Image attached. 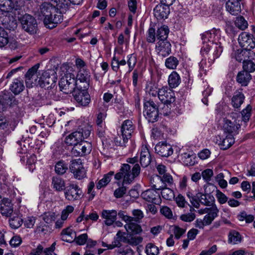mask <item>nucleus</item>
Listing matches in <instances>:
<instances>
[{"label": "nucleus", "instance_id": "obj_1", "mask_svg": "<svg viewBox=\"0 0 255 255\" xmlns=\"http://www.w3.org/2000/svg\"><path fill=\"white\" fill-rule=\"evenodd\" d=\"M140 172V167L138 164H135L131 170L130 166L128 164H124L122 166L120 172L115 175V178L120 180L122 178L124 184L130 183L133 179L138 176Z\"/></svg>", "mask_w": 255, "mask_h": 255}, {"label": "nucleus", "instance_id": "obj_2", "mask_svg": "<svg viewBox=\"0 0 255 255\" xmlns=\"http://www.w3.org/2000/svg\"><path fill=\"white\" fill-rule=\"evenodd\" d=\"M91 130L92 127L86 124L67 136L65 139V142L67 145L70 146L80 143L90 136Z\"/></svg>", "mask_w": 255, "mask_h": 255}, {"label": "nucleus", "instance_id": "obj_3", "mask_svg": "<svg viewBox=\"0 0 255 255\" xmlns=\"http://www.w3.org/2000/svg\"><path fill=\"white\" fill-rule=\"evenodd\" d=\"M78 84L75 75L70 73L65 74L59 82L60 90L65 94L73 92L77 87Z\"/></svg>", "mask_w": 255, "mask_h": 255}, {"label": "nucleus", "instance_id": "obj_4", "mask_svg": "<svg viewBox=\"0 0 255 255\" xmlns=\"http://www.w3.org/2000/svg\"><path fill=\"white\" fill-rule=\"evenodd\" d=\"M56 80V72L53 69H48L42 73L39 78L38 84L41 88L48 89L55 86Z\"/></svg>", "mask_w": 255, "mask_h": 255}, {"label": "nucleus", "instance_id": "obj_5", "mask_svg": "<svg viewBox=\"0 0 255 255\" xmlns=\"http://www.w3.org/2000/svg\"><path fill=\"white\" fill-rule=\"evenodd\" d=\"M143 114L149 122L154 123L158 120V108L152 100L144 102Z\"/></svg>", "mask_w": 255, "mask_h": 255}, {"label": "nucleus", "instance_id": "obj_6", "mask_svg": "<svg viewBox=\"0 0 255 255\" xmlns=\"http://www.w3.org/2000/svg\"><path fill=\"white\" fill-rule=\"evenodd\" d=\"M159 100L164 104L163 110L167 108L170 109L175 101V94L173 90L167 87H163L158 91Z\"/></svg>", "mask_w": 255, "mask_h": 255}, {"label": "nucleus", "instance_id": "obj_7", "mask_svg": "<svg viewBox=\"0 0 255 255\" xmlns=\"http://www.w3.org/2000/svg\"><path fill=\"white\" fill-rule=\"evenodd\" d=\"M19 20L24 31L31 34L36 33L38 29L37 23L33 16L28 14H25L21 16Z\"/></svg>", "mask_w": 255, "mask_h": 255}, {"label": "nucleus", "instance_id": "obj_8", "mask_svg": "<svg viewBox=\"0 0 255 255\" xmlns=\"http://www.w3.org/2000/svg\"><path fill=\"white\" fill-rule=\"evenodd\" d=\"M64 194L66 200L72 202L78 200L81 198L82 191L77 184L70 183L66 186Z\"/></svg>", "mask_w": 255, "mask_h": 255}, {"label": "nucleus", "instance_id": "obj_9", "mask_svg": "<svg viewBox=\"0 0 255 255\" xmlns=\"http://www.w3.org/2000/svg\"><path fill=\"white\" fill-rule=\"evenodd\" d=\"M238 41L242 47L251 51L255 55V41L254 40L253 35L243 32L240 34Z\"/></svg>", "mask_w": 255, "mask_h": 255}, {"label": "nucleus", "instance_id": "obj_10", "mask_svg": "<svg viewBox=\"0 0 255 255\" xmlns=\"http://www.w3.org/2000/svg\"><path fill=\"white\" fill-rule=\"evenodd\" d=\"M88 89L77 87L73 91L74 99L80 106H87L91 101L90 96L87 91Z\"/></svg>", "mask_w": 255, "mask_h": 255}, {"label": "nucleus", "instance_id": "obj_11", "mask_svg": "<svg viewBox=\"0 0 255 255\" xmlns=\"http://www.w3.org/2000/svg\"><path fill=\"white\" fill-rule=\"evenodd\" d=\"M69 169L71 172L73 174L74 178L77 179H82L86 176V170L80 159L72 160Z\"/></svg>", "mask_w": 255, "mask_h": 255}, {"label": "nucleus", "instance_id": "obj_12", "mask_svg": "<svg viewBox=\"0 0 255 255\" xmlns=\"http://www.w3.org/2000/svg\"><path fill=\"white\" fill-rule=\"evenodd\" d=\"M39 18L43 19V22H49L48 16H52L53 13H58V8L49 2H43L40 7Z\"/></svg>", "mask_w": 255, "mask_h": 255}, {"label": "nucleus", "instance_id": "obj_13", "mask_svg": "<svg viewBox=\"0 0 255 255\" xmlns=\"http://www.w3.org/2000/svg\"><path fill=\"white\" fill-rule=\"evenodd\" d=\"M91 150L92 146L91 143L83 141L73 145L71 149V153L74 156H82L89 153Z\"/></svg>", "mask_w": 255, "mask_h": 255}, {"label": "nucleus", "instance_id": "obj_14", "mask_svg": "<svg viewBox=\"0 0 255 255\" xmlns=\"http://www.w3.org/2000/svg\"><path fill=\"white\" fill-rule=\"evenodd\" d=\"M155 50L159 56L165 57L171 53V44L167 40H158Z\"/></svg>", "mask_w": 255, "mask_h": 255}, {"label": "nucleus", "instance_id": "obj_15", "mask_svg": "<svg viewBox=\"0 0 255 255\" xmlns=\"http://www.w3.org/2000/svg\"><path fill=\"white\" fill-rule=\"evenodd\" d=\"M142 198L147 202L158 205L161 203V199L157 190L149 189L143 192L141 195Z\"/></svg>", "mask_w": 255, "mask_h": 255}, {"label": "nucleus", "instance_id": "obj_16", "mask_svg": "<svg viewBox=\"0 0 255 255\" xmlns=\"http://www.w3.org/2000/svg\"><path fill=\"white\" fill-rule=\"evenodd\" d=\"M90 73L84 69H80L77 76L76 81L79 88H88L89 87Z\"/></svg>", "mask_w": 255, "mask_h": 255}, {"label": "nucleus", "instance_id": "obj_17", "mask_svg": "<svg viewBox=\"0 0 255 255\" xmlns=\"http://www.w3.org/2000/svg\"><path fill=\"white\" fill-rule=\"evenodd\" d=\"M155 151L162 157H168L173 152L171 145L165 142H160L157 144L155 147Z\"/></svg>", "mask_w": 255, "mask_h": 255}, {"label": "nucleus", "instance_id": "obj_18", "mask_svg": "<svg viewBox=\"0 0 255 255\" xmlns=\"http://www.w3.org/2000/svg\"><path fill=\"white\" fill-rule=\"evenodd\" d=\"M223 128L224 132L227 134H232L233 136H234L238 134V130L240 128V125L235 122L224 120Z\"/></svg>", "mask_w": 255, "mask_h": 255}, {"label": "nucleus", "instance_id": "obj_19", "mask_svg": "<svg viewBox=\"0 0 255 255\" xmlns=\"http://www.w3.org/2000/svg\"><path fill=\"white\" fill-rule=\"evenodd\" d=\"M13 211V204L8 198H3L0 203V213L5 217H9Z\"/></svg>", "mask_w": 255, "mask_h": 255}, {"label": "nucleus", "instance_id": "obj_20", "mask_svg": "<svg viewBox=\"0 0 255 255\" xmlns=\"http://www.w3.org/2000/svg\"><path fill=\"white\" fill-rule=\"evenodd\" d=\"M154 15L157 19L166 18L170 13L169 7L161 3L157 5L153 9Z\"/></svg>", "mask_w": 255, "mask_h": 255}, {"label": "nucleus", "instance_id": "obj_21", "mask_svg": "<svg viewBox=\"0 0 255 255\" xmlns=\"http://www.w3.org/2000/svg\"><path fill=\"white\" fill-rule=\"evenodd\" d=\"M0 7V11H4L6 12L11 11L12 10H17L23 5V1H15L13 2L12 0H6L2 3Z\"/></svg>", "mask_w": 255, "mask_h": 255}, {"label": "nucleus", "instance_id": "obj_22", "mask_svg": "<svg viewBox=\"0 0 255 255\" xmlns=\"http://www.w3.org/2000/svg\"><path fill=\"white\" fill-rule=\"evenodd\" d=\"M134 129V127L130 120H127L125 121L121 127L122 137H124L126 139L130 138Z\"/></svg>", "mask_w": 255, "mask_h": 255}, {"label": "nucleus", "instance_id": "obj_23", "mask_svg": "<svg viewBox=\"0 0 255 255\" xmlns=\"http://www.w3.org/2000/svg\"><path fill=\"white\" fill-rule=\"evenodd\" d=\"M227 10L232 15H236L241 11L240 1L236 0H228L226 4Z\"/></svg>", "mask_w": 255, "mask_h": 255}, {"label": "nucleus", "instance_id": "obj_24", "mask_svg": "<svg viewBox=\"0 0 255 255\" xmlns=\"http://www.w3.org/2000/svg\"><path fill=\"white\" fill-rule=\"evenodd\" d=\"M138 222H135L132 220L128 221L124 226L128 233L132 234H139L142 231V228Z\"/></svg>", "mask_w": 255, "mask_h": 255}, {"label": "nucleus", "instance_id": "obj_25", "mask_svg": "<svg viewBox=\"0 0 255 255\" xmlns=\"http://www.w3.org/2000/svg\"><path fill=\"white\" fill-rule=\"evenodd\" d=\"M200 202L206 206H211L215 202L214 196L210 193H203L198 192L196 195Z\"/></svg>", "mask_w": 255, "mask_h": 255}, {"label": "nucleus", "instance_id": "obj_26", "mask_svg": "<svg viewBox=\"0 0 255 255\" xmlns=\"http://www.w3.org/2000/svg\"><path fill=\"white\" fill-rule=\"evenodd\" d=\"M117 212L115 210H107L102 211V217L105 219V223L107 226L112 225L117 219Z\"/></svg>", "mask_w": 255, "mask_h": 255}, {"label": "nucleus", "instance_id": "obj_27", "mask_svg": "<svg viewBox=\"0 0 255 255\" xmlns=\"http://www.w3.org/2000/svg\"><path fill=\"white\" fill-rule=\"evenodd\" d=\"M252 79V76L246 70L239 72L237 76V82L242 86H247Z\"/></svg>", "mask_w": 255, "mask_h": 255}, {"label": "nucleus", "instance_id": "obj_28", "mask_svg": "<svg viewBox=\"0 0 255 255\" xmlns=\"http://www.w3.org/2000/svg\"><path fill=\"white\" fill-rule=\"evenodd\" d=\"M151 162V156L148 148L142 146L140 152V163L142 167H147Z\"/></svg>", "mask_w": 255, "mask_h": 255}, {"label": "nucleus", "instance_id": "obj_29", "mask_svg": "<svg viewBox=\"0 0 255 255\" xmlns=\"http://www.w3.org/2000/svg\"><path fill=\"white\" fill-rule=\"evenodd\" d=\"M161 182V184L163 187L171 186L173 184V179L172 176L168 173L164 174L161 176H156L153 182Z\"/></svg>", "mask_w": 255, "mask_h": 255}, {"label": "nucleus", "instance_id": "obj_30", "mask_svg": "<svg viewBox=\"0 0 255 255\" xmlns=\"http://www.w3.org/2000/svg\"><path fill=\"white\" fill-rule=\"evenodd\" d=\"M76 233L70 228L63 229L61 233V239L63 241L71 243L74 241Z\"/></svg>", "mask_w": 255, "mask_h": 255}, {"label": "nucleus", "instance_id": "obj_31", "mask_svg": "<svg viewBox=\"0 0 255 255\" xmlns=\"http://www.w3.org/2000/svg\"><path fill=\"white\" fill-rule=\"evenodd\" d=\"M49 22H44V25L49 28H53L56 26L57 24L60 23L62 20V15L58 11V13H53L52 16H48Z\"/></svg>", "mask_w": 255, "mask_h": 255}, {"label": "nucleus", "instance_id": "obj_32", "mask_svg": "<svg viewBox=\"0 0 255 255\" xmlns=\"http://www.w3.org/2000/svg\"><path fill=\"white\" fill-rule=\"evenodd\" d=\"M39 67V64H36L34 65L33 67H32L31 68H30L26 73L25 76V83L27 87H31L32 86V79H33V77L37 72V71Z\"/></svg>", "mask_w": 255, "mask_h": 255}, {"label": "nucleus", "instance_id": "obj_33", "mask_svg": "<svg viewBox=\"0 0 255 255\" xmlns=\"http://www.w3.org/2000/svg\"><path fill=\"white\" fill-rule=\"evenodd\" d=\"M53 188L57 192L64 191L66 188L65 182L63 179L57 176H54L52 179Z\"/></svg>", "mask_w": 255, "mask_h": 255}, {"label": "nucleus", "instance_id": "obj_34", "mask_svg": "<svg viewBox=\"0 0 255 255\" xmlns=\"http://www.w3.org/2000/svg\"><path fill=\"white\" fill-rule=\"evenodd\" d=\"M244 95L241 92L236 91L232 98V105L235 108H239L245 100Z\"/></svg>", "mask_w": 255, "mask_h": 255}, {"label": "nucleus", "instance_id": "obj_35", "mask_svg": "<svg viewBox=\"0 0 255 255\" xmlns=\"http://www.w3.org/2000/svg\"><path fill=\"white\" fill-rule=\"evenodd\" d=\"M24 88V86L22 81L18 79H14L10 86V90L15 95L21 93Z\"/></svg>", "mask_w": 255, "mask_h": 255}, {"label": "nucleus", "instance_id": "obj_36", "mask_svg": "<svg viewBox=\"0 0 255 255\" xmlns=\"http://www.w3.org/2000/svg\"><path fill=\"white\" fill-rule=\"evenodd\" d=\"M215 219L208 215H206L203 219H197L195 223L196 228L203 229L205 226L210 225Z\"/></svg>", "mask_w": 255, "mask_h": 255}, {"label": "nucleus", "instance_id": "obj_37", "mask_svg": "<svg viewBox=\"0 0 255 255\" xmlns=\"http://www.w3.org/2000/svg\"><path fill=\"white\" fill-rule=\"evenodd\" d=\"M10 227L13 229L19 228L23 223V220L21 217L17 214H13L9 219Z\"/></svg>", "mask_w": 255, "mask_h": 255}, {"label": "nucleus", "instance_id": "obj_38", "mask_svg": "<svg viewBox=\"0 0 255 255\" xmlns=\"http://www.w3.org/2000/svg\"><path fill=\"white\" fill-rule=\"evenodd\" d=\"M168 82L170 88H176L180 83L179 75L176 72L173 71L169 76Z\"/></svg>", "mask_w": 255, "mask_h": 255}, {"label": "nucleus", "instance_id": "obj_39", "mask_svg": "<svg viewBox=\"0 0 255 255\" xmlns=\"http://www.w3.org/2000/svg\"><path fill=\"white\" fill-rule=\"evenodd\" d=\"M114 175V171H110L107 174H105L103 178L100 180L97 184V188L98 189H100L102 188L105 187L110 182L112 177Z\"/></svg>", "mask_w": 255, "mask_h": 255}, {"label": "nucleus", "instance_id": "obj_40", "mask_svg": "<svg viewBox=\"0 0 255 255\" xmlns=\"http://www.w3.org/2000/svg\"><path fill=\"white\" fill-rule=\"evenodd\" d=\"M235 142V138L232 134H227L226 137L223 138L220 143L221 148L226 150L230 147Z\"/></svg>", "mask_w": 255, "mask_h": 255}, {"label": "nucleus", "instance_id": "obj_41", "mask_svg": "<svg viewBox=\"0 0 255 255\" xmlns=\"http://www.w3.org/2000/svg\"><path fill=\"white\" fill-rule=\"evenodd\" d=\"M169 28L166 25L159 27L156 32V37L158 40H167L169 33Z\"/></svg>", "mask_w": 255, "mask_h": 255}, {"label": "nucleus", "instance_id": "obj_42", "mask_svg": "<svg viewBox=\"0 0 255 255\" xmlns=\"http://www.w3.org/2000/svg\"><path fill=\"white\" fill-rule=\"evenodd\" d=\"M228 242L230 244L235 245L241 243L242 237L240 234L235 230L230 232L228 235Z\"/></svg>", "mask_w": 255, "mask_h": 255}, {"label": "nucleus", "instance_id": "obj_43", "mask_svg": "<svg viewBox=\"0 0 255 255\" xmlns=\"http://www.w3.org/2000/svg\"><path fill=\"white\" fill-rule=\"evenodd\" d=\"M248 51L249 50L245 49H238L233 54V56L235 57L237 61L240 62L243 61V63L244 61H246V58L248 56Z\"/></svg>", "mask_w": 255, "mask_h": 255}, {"label": "nucleus", "instance_id": "obj_44", "mask_svg": "<svg viewBox=\"0 0 255 255\" xmlns=\"http://www.w3.org/2000/svg\"><path fill=\"white\" fill-rule=\"evenodd\" d=\"M179 64V60L174 56H170L165 61L166 67L169 69H175Z\"/></svg>", "mask_w": 255, "mask_h": 255}, {"label": "nucleus", "instance_id": "obj_45", "mask_svg": "<svg viewBox=\"0 0 255 255\" xmlns=\"http://www.w3.org/2000/svg\"><path fill=\"white\" fill-rule=\"evenodd\" d=\"M67 170V164L63 160L58 161L55 165V171L58 175L64 174Z\"/></svg>", "mask_w": 255, "mask_h": 255}, {"label": "nucleus", "instance_id": "obj_46", "mask_svg": "<svg viewBox=\"0 0 255 255\" xmlns=\"http://www.w3.org/2000/svg\"><path fill=\"white\" fill-rule=\"evenodd\" d=\"M161 195L162 198L167 200H171L174 198L175 195L173 191L170 188L163 187L161 189Z\"/></svg>", "mask_w": 255, "mask_h": 255}, {"label": "nucleus", "instance_id": "obj_47", "mask_svg": "<svg viewBox=\"0 0 255 255\" xmlns=\"http://www.w3.org/2000/svg\"><path fill=\"white\" fill-rule=\"evenodd\" d=\"M8 42L9 38L7 32L3 28L0 26V48L5 46Z\"/></svg>", "mask_w": 255, "mask_h": 255}, {"label": "nucleus", "instance_id": "obj_48", "mask_svg": "<svg viewBox=\"0 0 255 255\" xmlns=\"http://www.w3.org/2000/svg\"><path fill=\"white\" fill-rule=\"evenodd\" d=\"M145 253L147 255H158V248L152 243H148L145 247Z\"/></svg>", "mask_w": 255, "mask_h": 255}, {"label": "nucleus", "instance_id": "obj_49", "mask_svg": "<svg viewBox=\"0 0 255 255\" xmlns=\"http://www.w3.org/2000/svg\"><path fill=\"white\" fill-rule=\"evenodd\" d=\"M135 234L128 233V244L131 246H137L142 242L143 239L140 236H134Z\"/></svg>", "mask_w": 255, "mask_h": 255}, {"label": "nucleus", "instance_id": "obj_50", "mask_svg": "<svg viewBox=\"0 0 255 255\" xmlns=\"http://www.w3.org/2000/svg\"><path fill=\"white\" fill-rule=\"evenodd\" d=\"M128 60L127 63L128 65V72L130 73L132 71L136 63V57L133 54H129L127 56Z\"/></svg>", "mask_w": 255, "mask_h": 255}, {"label": "nucleus", "instance_id": "obj_51", "mask_svg": "<svg viewBox=\"0 0 255 255\" xmlns=\"http://www.w3.org/2000/svg\"><path fill=\"white\" fill-rule=\"evenodd\" d=\"M235 24L241 30H244L248 27V23L243 16H240L236 18Z\"/></svg>", "mask_w": 255, "mask_h": 255}, {"label": "nucleus", "instance_id": "obj_52", "mask_svg": "<svg viewBox=\"0 0 255 255\" xmlns=\"http://www.w3.org/2000/svg\"><path fill=\"white\" fill-rule=\"evenodd\" d=\"M209 207L205 208V212L206 214L213 218H215L218 216L219 210L216 205L214 204L211 206H208Z\"/></svg>", "mask_w": 255, "mask_h": 255}, {"label": "nucleus", "instance_id": "obj_53", "mask_svg": "<svg viewBox=\"0 0 255 255\" xmlns=\"http://www.w3.org/2000/svg\"><path fill=\"white\" fill-rule=\"evenodd\" d=\"M252 107L248 105L246 109L242 111V119L245 123L248 122L251 117V115Z\"/></svg>", "mask_w": 255, "mask_h": 255}, {"label": "nucleus", "instance_id": "obj_54", "mask_svg": "<svg viewBox=\"0 0 255 255\" xmlns=\"http://www.w3.org/2000/svg\"><path fill=\"white\" fill-rule=\"evenodd\" d=\"M238 218L240 221H245L246 223H250L254 220V217L251 215H248L245 211H243L238 216Z\"/></svg>", "mask_w": 255, "mask_h": 255}, {"label": "nucleus", "instance_id": "obj_55", "mask_svg": "<svg viewBox=\"0 0 255 255\" xmlns=\"http://www.w3.org/2000/svg\"><path fill=\"white\" fill-rule=\"evenodd\" d=\"M243 68L250 73L255 71V64L251 60H246L243 62Z\"/></svg>", "mask_w": 255, "mask_h": 255}, {"label": "nucleus", "instance_id": "obj_56", "mask_svg": "<svg viewBox=\"0 0 255 255\" xmlns=\"http://www.w3.org/2000/svg\"><path fill=\"white\" fill-rule=\"evenodd\" d=\"M155 29L153 27H150L147 32L146 40L149 43H154L155 41Z\"/></svg>", "mask_w": 255, "mask_h": 255}, {"label": "nucleus", "instance_id": "obj_57", "mask_svg": "<svg viewBox=\"0 0 255 255\" xmlns=\"http://www.w3.org/2000/svg\"><path fill=\"white\" fill-rule=\"evenodd\" d=\"M74 207L71 205H68L66 207V208L62 211L61 219L63 221H65L69 215L72 213L74 211Z\"/></svg>", "mask_w": 255, "mask_h": 255}, {"label": "nucleus", "instance_id": "obj_58", "mask_svg": "<svg viewBox=\"0 0 255 255\" xmlns=\"http://www.w3.org/2000/svg\"><path fill=\"white\" fill-rule=\"evenodd\" d=\"M9 21V12L0 11V23L3 25H7Z\"/></svg>", "mask_w": 255, "mask_h": 255}, {"label": "nucleus", "instance_id": "obj_59", "mask_svg": "<svg viewBox=\"0 0 255 255\" xmlns=\"http://www.w3.org/2000/svg\"><path fill=\"white\" fill-rule=\"evenodd\" d=\"M56 3L57 8L66 9L69 5L70 0H51Z\"/></svg>", "mask_w": 255, "mask_h": 255}, {"label": "nucleus", "instance_id": "obj_60", "mask_svg": "<svg viewBox=\"0 0 255 255\" xmlns=\"http://www.w3.org/2000/svg\"><path fill=\"white\" fill-rule=\"evenodd\" d=\"M132 214L133 217V221L135 222L140 223V220L143 218V212L139 209H134L132 211Z\"/></svg>", "mask_w": 255, "mask_h": 255}, {"label": "nucleus", "instance_id": "obj_61", "mask_svg": "<svg viewBox=\"0 0 255 255\" xmlns=\"http://www.w3.org/2000/svg\"><path fill=\"white\" fill-rule=\"evenodd\" d=\"M195 214L191 212L181 215L180 219L184 222H191L195 219Z\"/></svg>", "mask_w": 255, "mask_h": 255}, {"label": "nucleus", "instance_id": "obj_62", "mask_svg": "<svg viewBox=\"0 0 255 255\" xmlns=\"http://www.w3.org/2000/svg\"><path fill=\"white\" fill-rule=\"evenodd\" d=\"M201 175L204 180L206 182H209L211 180V177L213 175V171L211 169H206L202 171Z\"/></svg>", "mask_w": 255, "mask_h": 255}, {"label": "nucleus", "instance_id": "obj_63", "mask_svg": "<svg viewBox=\"0 0 255 255\" xmlns=\"http://www.w3.org/2000/svg\"><path fill=\"white\" fill-rule=\"evenodd\" d=\"M116 236L118 239H120V242L128 244V232L126 233L119 231L117 233Z\"/></svg>", "mask_w": 255, "mask_h": 255}, {"label": "nucleus", "instance_id": "obj_64", "mask_svg": "<svg viewBox=\"0 0 255 255\" xmlns=\"http://www.w3.org/2000/svg\"><path fill=\"white\" fill-rule=\"evenodd\" d=\"M21 238L19 236H14L10 240L9 244L11 247L16 248L18 247L21 243Z\"/></svg>", "mask_w": 255, "mask_h": 255}]
</instances>
